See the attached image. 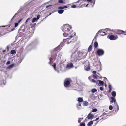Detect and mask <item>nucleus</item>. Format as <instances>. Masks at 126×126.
<instances>
[{"mask_svg": "<svg viewBox=\"0 0 126 126\" xmlns=\"http://www.w3.org/2000/svg\"><path fill=\"white\" fill-rule=\"evenodd\" d=\"M110 102L111 103H113V102H114L115 104H116L117 103L115 99V98L113 97H111V98Z\"/></svg>", "mask_w": 126, "mask_h": 126, "instance_id": "9b49d317", "label": "nucleus"}, {"mask_svg": "<svg viewBox=\"0 0 126 126\" xmlns=\"http://www.w3.org/2000/svg\"><path fill=\"white\" fill-rule=\"evenodd\" d=\"M105 78V79H106V80H107V79L106 78Z\"/></svg>", "mask_w": 126, "mask_h": 126, "instance_id": "0e129e2a", "label": "nucleus"}, {"mask_svg": "<svg viewBox=\"0 0 126 126\" xmlns=\"http://www.w3.org/2000/svg\"><path fill=\"white\" fill-rule=\"evenodd\" d=\"M37 18H33L32 22H34L37 20Z\"/></svg>", "mask_w": 126, "mask_h": 126, "instance_id": "c85d7f7f", "label": "nucleus"}, {"mask_svg": "<svg viewBox=\"0 0 126 126\" xmlns=\"http://www.w3.org/2000/svg\"><path fill=\"white\" fill-rule=\"evenodd\" d=\"M40 17V15H38L37 16V18H36L37 20L38 19H39Z\"/></svg>", "mask_w": 126, "mask_h": 126, "instance_id": "a19ab883", "label": "nucleus"}, {"mask_svg": "<svg viewBox=\"0 0 126 126\" xmlns=\"http://www.w3.org/2000/svg\"><path fill=\"white\" fill-rule=\"evenodd\" d=\"M111 95L113 96V97L115 96L116 95V92L114 91L112 92L111 93Z\"/></svg>", "mask_w": 126, "mask_h": 126, "instance_id": "4be33fe9", "label": "nucleus"}, {"mask_svg": "<svg viewBox=\"0 0 126 126\" xmlns=\"http://www.w3.org/2000/svg\"><path fill=\"white\" fill-rule=\"evenodd\" d=\"M73 65L72 63H69L67 64L66 67L67 68H72L73 67Z\"/></svg>", "mask_w": 126, "mask_h": 126, "instance_id": "f8f14e48", "label": "nucleus"}, {"mask_svg": "<svg viewBox=\"0 0 126 126\" xmlns=\"http://www.w3.org/2000/svg\"><path fill=\"white\" fill-rule=\"evenodd\" d=\"M11 53L12 54H16V51L14 50H12L11 51Z\"/></svg>", "mask_w": 126, "mask_h": 126, "instance_id": "412c9836", "label": "nucleus"}, {"mask_svg": "<svg viewBox=\"0 0 126 126\" xmlns=\"http://www.w3.org/2000/svg\"><path fill=\"white\" fill-rule=\"evenodd\" d=\"M70 35H69L68 38L63 39V41L65 43L68 44L70 43L72 41L70 39L76 35V33L73 31L71 32Z\"/></svg>", "mask_w": 126, "mask_h": 126, "instance_id": "f03ea898", "label": "nucleus"}, {"mask_svg": "<svg viewBox=\"0 0 126 126\" xmlns=\"http://www.w3.org/2000/svg\"><path fill=\"white\" fill-rule=\"evenodd\" d=\"M116 104V106L117 107V109L116 110H117V111H118L119 110V107L118 105L117 104Z\"/></svg>", "mask_w": 126, "mask_h": 126, "instance_id": "4c0bfd02", "label": "nucleus"}, {"mask_svg": "<svg viewBox=\"0 0 126 126\" xmlns=\"http://www.w3.org/2000/svg\"><path fill=\"white\" fill-rule=\"evenodd\" d=\"M78 101L79 102H82L83 101V99L81 97H79L78 98Z\"/></svg>", "mask_w": 126, "mask_h": 126, "instance_id": "dca6fc26", "label": "nucleus"}, {"mask_svg": "<svg viewBox=\"0 0 126 126\" xmlns=\"http://www.w3.org/2000/svg\"><path fill=\"white\" fill-rule=\"evenodd\" d=\"M17 13H16L12 18V19H13V18H15L16 17V16L17 15Z\"/></svg>", "mask_w": 126, "mask_h": 126, "instance_id": "37998d69", "label": "nucleus"}, {"mask_svg": "<svg viewBox=\"0 0 126 126\" xmlns=\"http://www.w3.org/2000/svg\"><path fill=\"white\" fill-rule=\"evenodd\" d=\"M100 34L102 36H104L106 34V33L104 32L101 31L100 32Z\"/></svg>", "mask_w": 126, "mask_h": 126, "instance_id": "aec40b11", "label": "nucleus"}, {"mask_svg": "<svg viewBox=\"0 0 126 126\" xmlns=\"http://www.w3.org/2000/svg\"><path fill=\"white\" fill-rule=\"evenodd\" d=\"M79 0L78 1H77V2H76V3H78V2H79Z\"/></svg>", "mask_w": 126, "mask_h": 126, "instance_id": "680f3d73", "label": "nucleus"}, {"mask_svg": "<svg viewBox=\"0 0 126 126\" xmlns=\"http://www.w3.org/2000/svg\"><path fill=\"white\" fill-rule=\"evenodd\" d=\"M83 119V118H79V120H78V122L79 123L80 122L81 120H80V119Z\"/></svg>", "mask_w": 126, "mask_h": 126, "instance_id": "c03bdc74", "label": "nucleus"}, {"mask_svg": "<svg viewBox=\"0 0 126 126\" xmlns=\"http://www.w3.org/2000/svg\"><path fill=\"white\" fill-rule=\"evenodd\" d=\"M58 9H62H62H64V7L63 6L59 7L58 8Z\"/></svg>", "mask_w": 126, "mask_h": 126, "instance_id": "2f4dec72", "label": "nucleus"}, {"mask_svg": "<svg viewBox=\"0 0 126 126\" xmlns=\"http://www.w3.org/2000/svg\"><path fill=\"white\" fill-rule=\"evenodd\" d=\"M83 105L84 106H87L88 104V102L86 101H84L83 102Z\"/></svg>", "mask_w": 126, "mask_h": 126, "instance_id": "a211bd4d", "label": "nucleus"}, {"mask_svg": "<svg viewBox=\"0 0 126 126\" xmlns=\"http://www.w3.org/2000/svg\"><path fill=\"white\" fill-rule=\"evenodd\" d=\"M64 11L63 10H60L58 11V12L60 14H62L63 13Z\"/></svg>", "mask_w": 126, "mask_h": 126, "instance_id": "b1692460", "label": "nucleus"}, {"mask_svg": "<svg viewBox=\"0 0 126 126\" xmlns=\"http://www.w3.org/2000/svg\"><path fill=\"white\" fill-rule=\"evenodd\" d=\"M91 81L92 82H93L94 83H96V84H97V82H96L95 80L94 79H92L91 80Z\"/></svg>", "mask_w": 126, "mask_h": 126, "instance_id": "cd10ccee", "label": "nucleus"}, {"mask_svg": "<svg viewBox=\"0 0 126 126\" xmlns=\"http://www.w3.org/2000/svg\"><path fill=\"white\" fill-rule=\"evenodd\" d=\"M109 89V92H110L111 91V88H110V89Z\"/></svg>", "mask_w": 126, "mask_h": 126, "instance_id": "6e6d98bb", "label": "nucleus"}, {"mask_svg": "<svg viewBox=\"0 0 126 126\" xmlns=\"http://www.w3.org/2000/svg\"><path fill=\"white\" fill-rule=\"evenodd\" d=\"M34 29H33V30H32V32L33 33L34 32Z\"/></svg>", "mask_w": 126, "mask_h": 126, "instance_id": "bf43d9fd", "label": "nucleus"}, {"mask_svg": "<svg viewBox=\"0 0 126 126\" xmlns=\"http://www.w3.org/2000/svg\"><path fill=\"white\" fill-rule=\"evenodd\" d=\"M103 88L102 87H100V89L101 91L103 90Z\"/></svg>", "mask_w": 126, "mask_h": 126, "instance_id": "49530a36", "label": "nucleus"}, {"mask_svg": "<svg viewBox=\"0 0 126 126\" xmlns=\"http://www.w3.org/2000/svg\"><path fill=\"white\" fill-rule=\"evenodd\" d=\"M93 73L94 75L96 74V71H94L93 72Z\"/></svg>", "mask_w": 126, "mask_h": 126, "instance_id": "09e8293b", "label": "nucleus"}, {"mask_svg": "<svg viewBox=\"0 0 126 126\" xmlns=\"http://www.w3.org/2000/svg\"><path fill=\"white\" fill-rule=\"evenodd\" d=\"M84 54V53L76 51L72 54V56L74 58V60L77 61V60H79L85 58V55Z\"/></svg>", "mask_w": 126, "mask_h": 126, "instance_id": "f257e3e1", "label": "nucleus"}, {"mask_svg": "<svg viewBox=\"0 0 126 126\" xmlns=\"http://www.w3.org/2000/svg\"><path fill=\"white\" fill-rule=\"evenodd\" d=\"M70 34V33H69V32L67 33V32H65L63 33V35L64 36V37H67L68 36V35H69V34Z\"/></svg>", "mask_w": 126, "mask_h": 126, "instance_id": "2eb2a0df", "label": "nucleus"}, {"mask_svg": "<svg viewBox=\"0 0 126 126\" xmlns=\"http://www.w3.org/2000/svg\"><path fill=\"white\" fill-rule=\"evenodd\" d=\"M93 77L96 79H97V75L96 74L94 75L93 76Z\"/></svg>", "mask_w": 126, "mask_h": 126, "instance_id": "a878e982", "label": "nucleus"}, {"mask_svg": "<svg viewBox=\"0 0 126 126\" xmlns=\"http://www.w3.org/2000/svg\"><path fill=\"white\" fill-rule=\"evenodd\" d=\"M109 89L111 88V86L110 85H109Z\"/></svg>", "mask_w": 126, "mask_h": 126, "instance_id": "603ef678", "label": "nucleus"}, {"mask_svg": "<svg viewBox=\"0 0 126 126\" xmlns=\"http://www.w3.org/2000/svg\"><path fill=\"white\" fill-rule=\"evenodd\" d=\"M52 66H53L54 70H56V64L55 63H54L53 65Z\"/></svg>", "mask_w": 126, "mask_h": 126, "instance_id": "bb28decb", "label": "nucleus"}, {"mask_svg": "<svg viewBox=\"0 0 126 126\" xmlns=\"http://www.w3.org/2000/svg\"><path fill=\"white\" fill-rule=\"evenodd\" d=\"M98 46V43L96 42H95L94 44V48H97Z\"/></svg>", "mask_w": 126, "mask_h": 126, "instance_id": "4468645a", "label": "nucleus"}, {"mask_svg": "<svg viewBox=\"0 0 126 126\" xmlns=\"http://www.w3.org/2000/svg\"><path fill=\"white\" fill-rule=\"evenodd\" d=\"M105 86H106V85H105Z\"/></svg>", "mask_w": 126, "mask_h": 126, "instance_id": "69168bd1", "label": "nucleus"}, {"mask_svg": "<svg viewBox=\"0 0 126 126\" xmlns=\"http://www.w3.org/2000/svg\"><path fill=\"white\" fill-rule=\"evenodd\" d=\"M85 69L86 71H88L90 69L89 66L88 65H86L85 67Z\"/></svg>", "mask_w": 126, "mask_h": 126, "instance_id": "ddd939ff", "label": "nucleus"}, {"mask_svg": "<svg viewBox=\"0 0 126 126\" xmlns=\"http://www.w3.org/2000/svg\"><path fill=\"white\" fill-rule=\"evenodd\" d=\"M86 0L88 2H91L92 1V0Z\"/></svg>", "mask_w": 126, "mask_h": 126, "instance_id": "3c124183", "label": "nucleus"}, {"mask_svg": "<svg viewBox=\"0 0 126 126\" xmlns=\"http://www.w3.org/2000/svg\"><path fill=\"white\" fill-rule=\"evenodd\" d=\"M98 32L96 34V35L95 36V37H94V38H95V37H96L97 36H98Z\"/></svg>", "mask_w": 126, "mask_h": 126, "instance_id": "864d4df0", "label": "nucleus"}, {"mask_svg": "<svg viewBox=\"0 0 126 126\" xmlns=\"http://www.w3.org/2000/svg\"><path fill=\"white\" fill-rule=\"evenodd\" d=\"M116 34H124L125 33V31H123L121 30H117L116 32Z\"/></svg>", "mask_w": 126, "mask_h": 126, "instance_id": "6e6552de", "label": "nucleus"}, {"mask_svg": "<svg viewBox=\"0 0 126 126\" xmlns=\"http://www.w3.org/2000/svg\"><path fill=\"white\" fill-rule=\"evenodd\" d=\"M98 81H99V84L100 85H103L104 84V82L101 80H98Z\"/></svg>", "mask_w": 126, "mask_h": 126, "instance_id": "5701e85b", "label": "nucleus"}, {"mask_svg": "<svg viewBox=\"0 0 126 126\" xmlns=\"http://www.w3.org/2000/svg\"><path fill=\"white\" fill-rule=\"evenodd\" d=\"M10 61H7L6 63L7 65L10 64Z\"/></svg>", "mask_w": 126, "mask_h": 126, "instance_id": "79ce46f5", "label": "nucleus"}, {"mask_svg": "<svg viewBox=\"0 0 126 126\" xmlns=\"http://www.w3.org/2000/svg\"><path fill=\"white\" fill-rule=\"evenodd\" d=\"M71 28L72 27L71 26L65 25L63 26V30L64 32L69 33V31Z\"/></svg>", "mask_w": 126, "mask_h": 126, "instance_id": "7ed1b4c3", "label": "nucleus"}, {"mask_svg": "<svg viewBox=\"0 0 126 126\" xmlns=\"http://www.w3.org/2000/svg\"><path fill=\"white\" fill-rule=\"evenodd\" d=\"M15 30V29L14 28H13V29H12L11 30V31H13L14 30Z\"/></svg>", "mask_w": 126, "mask_h": 126, "instance_id": "13d9d810", "label": "nucleus"}, {"mask_svg": "<svg viewBox=\"0 0 126 126\" xmlns=\"http://www.w3.org/2000/svg\"><path fill=\"white\" fill-rule=\"evenodd\" d=\"M99 119V117L97 118H96V119H95V120L94 121H96V120H98Z\"/></svg>", "mask_w": 126, "mask_h": 126, "instance_id": "5fc2aeb1", "label": "nucleus"}, {"mask_svg": "<svg viewBox=\"0 0 126 126\" xmlns=\"http://www.w3.org/2000/svg\"><path fill=\"white\" fill-rule=\"evenodd\" d=\"M81 106V104L79 103L78 104H77V107L78 108H79V106L80 107Z\"/></svg>", "mask_w": 126, "mask_h": 126, "instance_id": "e433bc0d", "label": "nucleus"}, {"mask_svg": "<svg viewBox=\"0 0 126 126\" xmlns=\"http://www.w3.org/2000/svg\"><path fill=\"white\" fill-rule=\"evenodd\" d=\"M5 52V50H3V52Z\"/></svg>", "mask_w": 126, "mask_h": 126, "instance_id": "052dcab7", "label": "nucleus"}, {"mask_svg": "<svg viewBox=\"0 0 126 126\" xmlns=\"http://www.w3.org/2000/svg\"><path fill=\"white\" fill-rule=\"evenodd\" d=\"M97 91V90L95 89H93L91 91L93 93H94L95 92H96Z\"/></svg>", "mask_w": 126, "mask_h": 126, "instance_id": "c756f323", "label": "nucleus"}, {"mask_svg": "<svg viewBox=\"0 0 126 126\" xmlns=\"http://www.w3.org/2000/svg\"><path fill=\"white\" fill-rule=\"evenodd\" d=\"M93 121H91L89 122L88 124V126H91L93 124Z\"/></svg>", "mask_w": 126, "mask_h": 126, "instance_id": "6ab92c4d", "label": "nucleus"}, {"mask_svg": "<svg viewBox=\"0 0 126 126\" xmlns=\"http://www.w3.org/2000/svg\"><path fill=\"white\" fill-rule=\"evenodd\" d=\"M76 5H75L73 4L72 6V7L73 8H75L76 7Z\"/></svg>", "mask_w": 126, "mask_h": 126, "instance_id": "c9c22d12", "label": "nucleus"}, {"mask_svg": "<svg viewBox=\"0 0 126 126\" xmlns=\"http://www.w3.org/2000/svg\"><path fill=\"white\" fill-rule=\"evenodd\" d=\"M58 2L60 3H63V1L62 0H59Z\"/></svg>", "mask_w": 126, "mask_h": 126, "instance_id": "f704fd0d", "label": "nucleus"}, {"mask_svg": "<svg viewBox=\"0 0 126 126\" xmlns=\"http://www.w3.org/2000/svg\"><path fill=\"white\" fill-rule=\"evenodd\" d=\"M125 33H124V35H126V31H125Z\"/></svg>", "mask_w": 126, "mask_h": 126, "instance_id": "e2e57ef3", "label": "nucleus"}, {"mask_svg": "<svg viewBox=\"0 0 126 126\" xmlns=\"http://www.w3.org/2000/svg\"><path fill=\"white\" fill-rule=\"evenodd\" d=\"M72 81L71 80L70 78L66 79L64 80V86L66 87H69L70 83Z\"/></svg>", "mask_w": 126, "mask_h": 126, "instance_id": "20e7f679", "label": "nucleus"}, {"mask_svg": "<svg viewBox=\"0 0 126 126\" xmlns=\"http://www.w3.org/2000/svg\"><path fill=\"white\" fill-rule=\"evenodd\" d=\"M57 53L55 51H54L52 53V58H49V62L48 63L49 64H51V59H52L53 58H55L57 56Z\"/></svg>", "mask_w": 126, "mask_h": 126, "instance_id": "39448f33", "label": "nucleus"}, {"mask_svg": "<svg viewBox=\"0 0 126 126\" xmlns=\"http://www.w3.org/2000/svg\"><path fill=\"white\" fill-rule=\"evenodd\" d=\"M96 54L98 56H102L104 54V51L103 50L99 49L96 51Z\"/></svg>", "mask_w": 126, "mask_h": 126, "instance_id": "423d86ee", "label": "nucleus"}, {"mask_svg": "<svg viewBox=\"0 0 126 126\" xmlns=\"http://www.w3.org/2000/svg\"><path fill=\"white\" fill-rule=\"evenodd\" d=\"M22 20V18L20 19V20H19L18 21V23H20L21 22V21Z\"/></svg>", "mask_w": 126, "mask_h": 126, "instance_id": "de8ad7c7", "label": "nucleus"}, {"mask_svg": "<svg viewBox=\"0 0 126 126\" xmlns=\"http://www.w3.org/2000/svg\"><path fill=\"white\" fill-rule=\"evenodd\" d=\"M36 24V23H34V24H32L31 26V27L32 28H34L35 27V25Z\"/></svg>", "mask_w": 126, "mask_h": 126, "instance_id": "7c9ffc66", "label": "nucleus"}, {"mask_svg": "<svg viewBox=\"0 0 126 126\" xmlns=\"http://www.w3.org/2000/svg\"><path fill=\"white\" fill-rule=\"evenodd\" d=\"M52 5H48V6H46V8H48V7H49L50 6H51Z\"/></svg>", "mask_w": 126, "mask_h": 126, "instance_id": "8fccbe9b", "label": "nucleus"}, {"mask_svg": "<svg viewBox=\"0 0 126 126\" xmlns=\"http://www.w3.org/2000/svg\"><path fill=\"white\" fill-rule=\"evenodd\" d=\"M14 63H13L12 64H11L9 66L8 68H13L14 67Z\"/></svg>", "mask_w": 126, "mask_h": 126, "instance_id": "393cba45", "label": "nucleus"}, {"mask_svg": "<svg viewBox=\"0 0 126 126\" xmlns=\"http://www.w3.org/2000/svg\"><path fill=\"white\" fill-rule=\"evenodd\" d=\"M18 23H16L15 24V27H16L18 25Z\"/></svg>", "mask_w": 126, "mask_h": 126, "instance_id": "ea45409f", "label": "nucleus"}, {"mask_svg": "<svg viewBox=\"0 0 126 126\" xmlns=\"http://www.w3.org/2000/svg\"><path fill=\"white\" fill-rule=\"evenodd\" d=\"M109 109L110 110H111L112 109L113 107L111 105H110L109 106Z\"/></svg>", "mask_w": 126, "mask_h": 126, "instance_id": "72a5a7b5", "label": "nucleus"}, {"mask_svg": "<svg viewBox=\"0 0 126 126\" xmlns=\"http://www.w3.org/2000/svg\"><path fill=\"white\" fill-rule=\"evenodd\" d=\"M92 48V46L91 45H90L88 47V52H90L91 51Z\"/></svg>", "mask_w": 126, "mask_h": 126, "instance_id": "f3484780", "label": "nucleus"}, {"mask_svg": "<svg viewBox=\"0 0 126 126\" xmlns=\"http://www.w3.org/2000/svg\"><path fill=\"white\" fill-rule=\"evenodd\" d=\"M107 37L111 40H114L118 38V36L117 35L114 36L113 35H108Z\"/></svg>", "mask_w": 126, "mask_h": 126, "instance_id": "0eeeda50", "label": "nucleus"}, {"mask_svg": "<svg viewBox=\"0 0 126 126\" xmlns=\"http://www.w3.org/2000/svg\"><path fill=\"white\" fill-rule=\"evenodd\" d=\"M62 46L60 45L56 47L54 49V51L57 52L59 51L62 49Z\"/></svg>", "mask_w": 126, "mask_h": 126, "instance_id": "1a4fd4ad", "label": "nucleus"}, {"mask_svg": "<svg viewBox=\"0 0 126 126\" xmlns=\"http://www.w3.org/2000/svg\"><path fill=\"white\" fill-rule=\"evenodd\" d=\"M63 7H64V8H67V7L66 6H63Z\"/></svg>", "mask_w": 126, "mask_h": 126, "instance_id": "4d7b16f0", "label": "nucleus"}, {"mask_svg": "<svg viewBox=\"0 0 126 126\" xmlns=\"http://www.w3.org/2000/svg\"><path fill=\"white\" fill-rule=\"evenodd\" d=\"M94 116L91 113H90L87 116V118L89 119L93 118L94 117Z\"/></svg>", "mask_w": 126, "mask_h": 126, "instance_id": "9d476101", "label": "nucleus"}, {"mask_svg": "<svg viewBox=\"0 0 126 126\" xmlns=\"http://www.w3.org/2000/svg\"><path fill=\"white\" fill-rule=\"evenodd\" d=\"M97 111V110L96 109H93L92 111L93 112H96Z\"/></svg>", "mask_w": 126, "mask_h": 126, "instance_id": "58836bf2", "label": "nucleus"}, {"mask_svg": "<svg viewBox=\"0 0 126 126\" xmlns=\"http://www.w3.org/2000/svg\"><path fill=\"white\" fill-rule=\"evenodd\" d=\"M80 126H85V124L84 123H81L80 124Z\"/></svg>", "mask_w": 126, "mask_h": 126, "instance_id": "473e14b6", "label": "nucleus"}, {"mask_svg": "<svg viewBox=\"0 0 126 126\" xmlns=\"http://www.w3.org/2000/svg\"><path fill=\"white\" fill-rule=\"evenodd\" d=\"M30 18H28L26 20V23L27 22H28L29 21V20H30Z\"/></svg>", "mask_w": 126, "mask_h": 126, "instance_id": "a18cd8bd", "label": "nucleus"}]
</instances>
